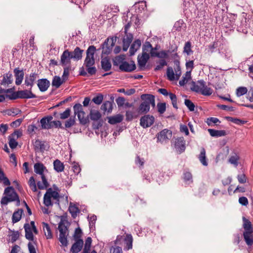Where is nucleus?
Returning a JSON list of instances; mask_svg holds the SVG:
<instances>
[{
	"label": "nucleus",
	"mask_w": 253,
	"mask_h": 253,
	"mask_svg": "<svg viewBox=\"0 0 253 253\" xmlns=\"http://www.w3.org/2000/svg\"><path fill=\"white\" fill-rule=\"evenodd\" d=\"M42 181H39L37 183V185L40 189H47L46 192L43 196V204L46 207L52 206L53 203L51 201V198L55 200V203L59 205V198L60 196L59 193L53 191L51 188H47L49 184L45 177L44 174L41 176Z\"/></svg>",
	"instance_id": "1"
},
{
	"label": "nucleus",
	"mask_w": 253,
	"mask_h": 253,
	"mask_svg": "<svg viewBox=\"0 0 253 253\" xmlns=\"http://www.w3.org/2000/svg\"><path fill=\"white\" fill-rule=\"evenodd\" d=\"M84 50L79 47H76L73 52L66 49L63 51L60 57V64L62 66H70L71 60L78 61L82 59Z\"/></svg>",
	"instance_id": "2"
},
{
	"label": "nucleus",
	"mask_w": 253,
	"mask_h": 253,
	"mask_svg": "<svg viewBox=\"0 0 253 253\" xmlns=\"http://www.w3.org/2000/svg\"><path fill=\"white\" fill-rule=\"evenodd\" d=\"M142 102L139 105L137 111L140 114H146L150 111V105L155 106V96L149 94H143L141 95Z\"/></svg>",
	"instance_id": "3"
},
{
	"label": "nucleus",
	"mask_w": 253,
	"mask_h": 253,
	"mask_svg": "<svg viewBox=\"0 0 253 253\" xmlns=\"http://www.w3.org/2000/svg\"><path fill=\"white\" fill-rule=\"evenodd\" d=\"M96 48L94 45L89 46L86 50V56L84 61V65L86 67V70L90 75H95L96 72L95 67H92L95 64L94 53Z\"/></svg>",
	"instance_id": "4"
},
{
	"label": "nucleus",
	"mask_w": 253,
	"mask_h": 253,
	"mask_svg": "<svg viewBox=\"0 0 253 253\" xmlns=\"http://www.w3.org/2000/svg\"><path fill=\"white\" fill-rule=\"evenodd\" d=\"M5 196L2 197L0 204L2 205H7L8 203L16 202V205L19 206L20 204L19 197L12 186H8L4 191Z\"/></svg>",
	"instance_id": "5"
},
{
	"label": "nucleus",
	"mask_w": 253,
	"mask_h": 253,
	"mask_svg": "<svg viewBox=\"0 0 253 253\" xmlns=\"http://www.w3.org/2000/svg\"><path fill=\"white\" fill-rule=\"evenodd\" d=\"M66 224H69L68 221L62 218L58 226V229L59 231L58 240L62 245L64 247H67L68 244L67 236L69 235V231L68 226L66 225Z\"/></svg>",
	"instance_id": "6"
},
{
	"label": "nucleus",
	"mask_w": 253,
	"mask_h": 253,
	"mask_svg": "<svg viewBox=\"0 0 253 253\" xmlns=\"http://www.w3.org/2000/svg\"><path fill=\"white\" fill-rule=\"evenodd\" d=\"M133 237L130 234H126L125 236L118 235L115 241V244L121 245L124 243V250L128 251L132 248Z\"/></svg>",
	"instance_id": "7"
},
{
	"label": "nucleus",
	"mask_w": 253,
	"mask_h": 253,
	"mask_svg": "<svg viewBox=\"0 0 253 253\" xmlns=\"http://www.w3.org/2000/svg\"><path fill=\"white\" fill-rule=\"evenodd\" d=\"M73 109L74 111V116L77 115L78 119L81 124L85 125L89 122L88 119L84 117L85 113L83 111L82 105L81 104H76L74 106Z\"/></svg>",
	"instance_id": "8"
},
{
	"label": "nucleus",
	"mask_w": 253,
	"mask_h": 253,
	"mask_svg": "<svg viewBox=\"0 0 253 253\" xmlns=\"http://www.w3.org/2000/svg\"><path fill=\"white\" fill-rule=\"evenodd\" d=\"M115 44V41L114 40L113 38H111L110 39L107 38L106 39L104 43L101 45L102 49V54L105 55L109 54L112 52L113 47L114 46Z\"/></svg>",
	"instance_id": "9"
},
{
	"label": "nucleus",
	"mask_w": 253,
	"mask_h": 253,
	"mask_svg": "<svg viewBox=\"0 0 253 253\" xmlns=\"http://www.w3.org/2000/svg\"><path fill=\"white\" fill-rule=\"evenodd\" d=\"M22 134L21 131L18 130H16L8 136V144L11 149H15L17 146L18 142L16 140L21 137Z\"/></svg>",
	"instance_id": "10"
},
{
	"label": "nucleus",
	"mask_w": 253,
	"mask_h": 253,
	"mask_svg": "<svg viewBox=\"0 0 253 253\" xmlns=\"http://www.w3.org/2000/svg\"><path fill=\"white\" fill-rule=\"evenodd\" d=\"M155 118L150 115H145L140 119V125L144 128H148L153 125Z\"/></svg>",
	"instance_id": "11"
},
{
	"label": "nucleus",
	"mask_w": 253,
	"mask_h": 253,
	"mask_svg": "<svg viewBox=\"0 0 253 253\" xmlns=\"http://www.w3.org/2000/svg\"><path fill=\"white\" fill-rule=\"evenodd\" d=\"M38 77L37 73H31L30 75H26L25 78V84L27 86H30L32 89L34 83Z\"/></svg>",
	"instance_id": "12"
},
{
	"label": "nucleus",
	"mask_w": 253,
	"mask_h": 253,
	"mask_svg": "<svg viewBox=\"0 0 253 253\" xmlns=\"http://www.w3.org/2000/svg\"><path fill=\"white\" fill-rule=\"evenodd\" d=\"M150 58L149 53H142L137 57L138 65L140 70H143Z\"/></svg>",
	"instance_id": "13"
},
{
	"label": "nucleus",
	"mask_w": 253,
	"mask_h": 253,
	"mask_svg": "<svg viewBox=\"0 0 253 253\" xmlns=\"http://www.w3.org/2000/svg\"><path fill=\"white\" fill-rule=\"evenodd\" d=\"M136 69V66L133 61H131L130 63L124 61L123 64L120 65V70L121 71L126 72H131Z\"/></svg>",
	"instance_id": "14"
},
{
	"label": "nucleus",
	"mask_w": 253,
	"mask_h": 253,
	"mask_svg": "<svg viewBox=\"0 0 253 253\" xmlns=\"http://www.w3.org/2000/svg\"><path fill=\"white\" fill-rule=\"evenodd\" d=\"M203 81L204 80H201L197 82L192 81L191 83V90L192 91L201 93V94H208V92H205L206 91L201 90L202 85H200V84H202V82H203Z\"/></svg>",
	"instance_id": "15"
},
{
	"label": "nucleus",
	"mask_w": 253,
	"mask_h": 253,
	"mask_svg": "<svg viewBox=\"0 0 253 253\" xmlns=\"http://www.w3.org/2000/svg\"><path fill=\"white\" fill-rule=\"evenodd\" d=\"M13 72L15 77V84L17 85L21 84L24 76L23 70H19V68H16L14 69Z\"/></svg>",
	"instance_id": "16"
},
{
	"label": "nucleus",
	"mask_w": 253,
	"mask_h": 253,
	"mask_svg": "<svg viewBox=\"0 0 253 253\" xmlns=\"http://www.w3.org/2000/svg\"><path fill=\"white\" fill-rule=\"evenodd\" d=\"M175 147L180 153L183 152L185 150V141L183 137L176 139L175 141Z\"/></svg>",
	"instance_id": "17"
},
{
	"label": "nucleus",
	"mask_w": 253,
	"mask_h": 253,
	"mask_svg": "<svg viewBox=\"0 0 253 253\" xmlns=\"http://www.w3.org/2000/svg\"><path fill=\"white\" fill-rule=\"evenodd\" d=\"M31 90L32 89L30 88L29 90L25 89L23 90H18L19 98L31 99L36 98V95L32 93Z\"/></svg>",
	"instance_id": "18"
},
{
	"label": "nucleus",
	"mask_w": 253,
	"mask_h": 253,
	"mask_svg": "<svg viewBox=\"0 0 253 253\" xmlns=\"http://www.w3.org/2000/svg\"><path fill=\"white\" fill-rule=\"evenodd\" d=\"M37 85L41 92H44L49 87L50 82L46 79H41L38 80Z\"/></svg>",
	"instance_id": "19"
},
{
	"label": "nucleus",
	"mask_w": 253,
	"mask_h": 253,
	"mask_svg": "<svg viewBox=\"0 0 253 253\" xmlns=\"http://www.w3.org/2000/svg\"><path fill=\"white\" fill-rule=\"evenodd\" d=\"M75 242L72 245L70 252L72 253H79L83 247L84 241L83 240H75Z\"/></svg>",
	"instance_id": "20"
},
{
	"label": "nucleus",
	"mask_w": 253,
	"mask_h": 253,
	"mask_svg": "<svg viewBox=\"0 0 253 253\" xmlns=\"http://www.w3.org/2000/svg\"><path fill=\"white\" fill-rule=\"evenodd\" d=\"M172 135L171 131L167 129H164L162 130L157 136L158 140L163 142L166 140L169 139Z\"/></svg>",
	"instance_id": "21"
},
{
	"label": "nucleus",
	"mask_w": 253,
	"mask_h": 253,
	"mask_svg": "<svg viewBox=\"0 0 253 253\" xmlns=\"http://www.w3.org/2000/svg\"><path fill=\"white\" fill-rule=\"evenodd\" d=\"M133 36L131 34H126V37L123 40V50L124 51H127L130 44L132 42Z\"/></svg>",
	"instance_id": "22"
},
{
	"label": "nucleus",
	"mask_w": 253,
	"mask_h": 253,
	"mask_svg": "<svg viewBox=\"0 0 253 253\" xmlns=\"http://www.w3.org/2000/svg\"><path fill=\"white\" fill-rule=\"evenodd\" d=\"M34 171L41 176L44 174V171H47L46 167L42 163H37L34 166Z\"/></svg>",
	"instance_id": "23"
},
{
	"label": "nucleus",
	"mask_w": 253,
	"mask_h": 253,
	"mask_svg": "<svg viewBox=\"0 0 253 253\" xmlns=\"http://www.w3.org/2000/svg\"><path fill=\"white\" fill-rule=\"evenodd\" d=\"M236 25L238 31L244 34H247L248 33L247 25L246 24V19L245 18H242L239 23L238 22H237Z\"/></svg>",
	"instance_id": "24"
},
{
	"label": "nucleus",
	"mask_w": 253,
	"mask_h": 253,
	"mask_svg": "<svg viewBox=\"0 0 253 253\" xmlns=\"http://www.w3.org/2000/svg\"><path fill=\"white\" fill-rule=\"evenodd\" d=\"M141 45V42L139 39L135 40L131 45L129 48V54L130 56L133 55L139 49Z\"/></svg>",
	"instance_id": "25"
},
{
	"label": "nucleus",
	"mask_w": 253,
	"mask_h": 253,
	"mask_svg": "<svg viewBox=\"0 0 253 253\" xmlns=\"http://www.w3.org/2000/svg\"><path fill=\"white\" fill-rule=\"evenodd\" d=\"M198 158L204 166H207L208 165V159L206 157V151L204 147L201 148L200 153L198 155Z\"/></svg>",
	"instance_id": "26"
},
{
	"label": "nucleus",
	"mask_w": 253,
	"mask_h": 253,
	"mask_svg": "<svg viewBox=\"0 0 253 253\" xmlns=\"http://www.w3.org/2000/svg\"><path fill=\"white\" fill-rule=\"evenodd\" d=\"M34 150L36 152H43L45 150V142L39 139L34 142Z\"/></svg>",
	"instance_id": "27"
},
{
	"label": "nucleus",
	"mask_w": 253,
	"mask_h": 253,
	"mask_svg": "<svg viewBox=\"0 0 253 253\" xmlns=\"http://www.w3.org/2000/svg\"><path fill=\"white\" fill-rule=\"evenodd\" d=\"M243 236L247 245L252 246L253 245V232H244Z\"/></svg>",
	"instance_id": "28"
},
{
	"label": "nucleus",
	"mask_w": 253,
	"mask_h": 253,
	"mask_svg": "<svg viewBox=\"0 0 253 253\" xmlns=\"http://www.w3.org/2000/svg\"><path fill=\"white\" fill-rule=\"evenodd\" d=\"M102 69L104 71H108L111 69V63L108 57L103 58L101 61Z\"/></svg>",
	"instance_id": "29"
},
{
	"label": "nucleus",
	"mask_w": 253,
	"mask_h": 253,
	"mask_svg": "<svg viewBox=\"0 0 253 253\" xmlns=\"http://www.w3.org/2000/svg\"><path fill=\"white\" fill-rule=\"evenodd\" d=\"M25 231V237L30 241L34 240V235L32 231L31 227L29 223H25L24 225Z\"/></svg>",
	"instance_id": "30"
},
{
	"label": "nucleus",
	"mask_w": 253,
	"mask_h": 253,
	"mask_svg": "<svg viewBox=\"0 0 253 253\" xmlns=\"http://www.w3.org/2000/svg\"><path fill=\"white\" fill-rule=\"evenodd\" d=\"M208 131L210 133V135L212 137H218L226 135V131L224 130H215L214 129L209 128Z\"/></svg>",
	"instance_id": "31"
},
{
	"label": "nucleus",
	"mask_w": 253,
	"mask_h": 253,
	"mask_svg": "<svg viewBox=\"0 0 253 253\" xmlns=\"http://www.w3.org/2000/svg\"><path fill=\"white\" fill-rule=\"evenodd\" d=\"M123 120V116L121 114H117L108 117V123L111 125H115L121 123Z\"/></svg>",
	"instance_id": "32"
},
{
	"label": "nucleus",
	"mask_w": 253,
	"mask_h": 253,
	"mask_svg": "<svg viewBox=\"0 0 253 253\" xmlns=\"http://www.w3.org/2000/svg\"><path fill=\"white\" fill-rule=\"evenodd\" d=\"M12 77V74L9 72L4 74L0 84L3 85H6L11 84L13 81Z\"/></svg>",
	"instance_id": "33"
},
{
	"label": "nucleus",
	"mask_w": 253,
	"mask_h": 253,
	"mask_svg": "<svg viewBox=\"0 0 253 253\" xmlns=\"http://www.w3.org/2000/svg\"><path fill=\"white\" fill-rule=\"evenodd\" d=\"M42 225L46 238L47 239H51L53 237V236L49 224L45 222H42Z\"/></svg>",
	"instance_id": "34"
},
{
	"label": "nucleus",
	"mask_w": 253,
	"mask_h": 253,
	"mask_svg": "<svg viewBox=\"0 0 253 253\" xmlns=\"http://www.w3.org/2000/svg\"><path fill=\"white\" fill-rule=\"evenodd\" d=\"M54 169L57 172H60L64 170V165L59 160L56 159L53 162Z\"/></svg>",
	"instance_id": "35"
},
{
	"label": "nucleus",
	"mask_w": 253,
	"mask_h": 253,
	"mask_svg": "<svg viewBox=\"0 0 253 253\" xmlns=\"http://www.w3.org/2000/svg\"><path fill=\"white\" fill-rule=\"evenodd\" d=\"M23 212V210L22 209H18L17 211L14 212L12 216V222L13 223H16L20 221Z\"/></svg>",
	"instance_id": "36"
},
{
	"label": "nucleus",
	"mask_w": 253,
	"mask_h": 253,
	"mask_svg": "<svg viewBox=\"0 0 253 253\" xmlns=\"http://www.w3.org/2000/svg\"><path fill=\"white\" fill-rule=\"evenodd\" d=\"M243 227L244 232H253V228L251 222L246 217H243Z\"/></svg>",
	"instance_id": "37"
},
{
	"label": "nucleus",
	"mask_w": 253,
	"mask_h": 253,
	"mask_svg": "<svg viewBox=\"0 0 253 253\" xmlns=\"http://www.w3.org/2000/svg\"><path fill=\"white\" fill-rule=\"evenodd\" d=\"M68 211L73 218H75L80 212L79 208L75 205H72V203H70Z\"/></svg>",
	"instance_id": "38"
},
{
	"label": "nucleus",
	"mask_w": 253,
	"mask_h": 253,
	"mask_svg": "<svg viewBox=\"0 0 253 253\" xmlns=\"http://www.w3.org/2000/svg\"><path fill=\"white\" fill-rule=\"evenodd\" d=\"M92 239L90 237H88L85 240V244L83 248L82 253H89L92 244Z\"/></svg>",
	"instance_id": "39"
},
{
	"label": "nucleus",
	"mask_w": 253,
	"mask_h": 253,
	"mask_svg": "<svg viewBox=\"0 0 253 253\" xmlns=\"http://www.w3.org/2000/svg\"><path fill=\"white\" fill-rule=\"evenodd\" d=\"M113 109V105L111 102L106 101L104 102L101 106V109L104 112L110 113L112 112Z\"/></svg>",
	"instance_id": "40"
},
{
	"label": "nucleus",
	"mask_w": 253,
	"mask_h": 253,
	"mask_svg": "<svg viewBox=\"0 0 253 253\" xmlns=\"http://www.w3.org/2000/svg\"><path fill=\"white\" fill-rule=\"evenodd\" d=\"M124 55H119L115 57L113 60V65L115 66H119L123 64L124 63L125 58Z\"/></svg>",
	"instance_id": "41"
},
{
	"label": "nucleus",
	"mask_w": 253,
	"mask_h": 253,
	"mask_svg": "<svg viewBox=\"0 0 253 253\" xmlns=\"http://www.w3.org/2000/svg\"><path fill=\"white\" fill-rule=\"evenodd\" d=\"M90 118L93 121H97L100 120L101 118V114L96 110H91L89 113Z\"/></svg>",
	"instance_id": "42"
},
{
	"label": "nucleus",
	"mask_w": 253,
	"mask_h": 253,
	"mask_svg": "<svg viewBox=\"0 0 253 253\" xmlns=\"http://www.w3.org/2000/svg\"><path fill=\"white\" fill-rule=\"evenodd\" d=\"M0 183H2L5 186H9L10 182L8 178L5 176V174L2 169L0 168Z\"/></svg>",
	"instance_id": "43"
},
{
	"label": "nucleus",
	"mask_w": 253,
	"mask_h": 253,
	"mask_svg": "<svg viewBox=\"0 0 253 253\" xmlns=\"http://www.w3.org/2000/svg\"><path fill=\"white\" fill-rule=\"evenodd\" d=\"M200 85H202V90L206 91L205 92H208V94H202V95L204 96H210L212 93V89H211V87H208L206 84V83L204 81H203V82H202V84H200Z\"/></svg>",
	"instance_id": "44"
},
{
	"label": "nucleus",
	"mask_w": 253,
	"mask_h": 253,
	"mask_svg": "<svg viewBox=\"0 0 253 253\" xmlns=\"http://www.w3.org/2000/svg\"><path fill=\"white\" fill-rule=\"evenodd\" d=\"M240 157L237 153H234L233 155L230 156L229 159V162L233 165L235 167H237L238 165V161Z\"/></svg>",
	"instance_id": "45"
},
{
	"label": "nucleus",
	"mask_w": 253,
	"mask_h": 253,
	"mask_svg": "<svg viewBox=\"0 0 253 253\" xmlns=\"http://www.w3.org/2000/svg\"><path fill=\"white\" fill-rule=\"evenodd\" d=\"M62 83L63 82L61 81L60 77L55 76L53 78L51 84L53 86L57 88L60 87Z\"/></svg>",
	"instance_id": "46"
},
{
	"label": "nucleus",
	"mask_w": 253,
	"mask_h": 253,
	"mask_svg": "<svg viewBox=\"0 0 253 253\" xmlns=\"http://www.w3.org/2000/svg\"><path fill=\"white\" fill-rule=\"evenodd\" d=\"M138 114L131 111H126V120L130 121L134 118H137Z\"/></svg>",
	"instance_id": "47"
},
{
	"label": "nucleus",
	"mask_w": 253,
	"mask_h": 253,
	"mask_svg": "<svg viewBox=\"0 0 253 253\" xmlns=\"http://www.w3.org/2000/svg\"><path fill=\"white\" fill-rule=\"evenodd\" d=\"M185 25V23L183 20L180 19L177 21L174 24L173 26V30L177 31H181L182 28V27Z\"/></svg>",
	"instance_id": "48"
},
{
	"label": "nucleus",
	"mask_w": 253,
	"mask_h": 253,
	"mask_svg": "<svg viewBox=\"0 0 253 253\" xmlns=\"http://www.w3.org/2000/svg\"><path fill=\"white\" fill-rule=\"evenodd\" d=\"M183 52L186 53L188 55H189L193 53V51L191 49V43L188 41L185 42L184 48Z\"/></svg>",
	"instance_id": "49"
},
{
	"label": "nucleus",
	"mask_w": 253,
	"mask_h": 253,
	"mask_svg": "<svg viewBox=\"0 0 253 253\" xmlns=\"http://www.w3.org/2000/svg\"><path fill=\"white\" fill-rule=\"evenodd\" d=\"M191 71H187L186 72L185 76L183 77L182 79L179 81V84L180 86L184 85L188 82V80L190 79Z\"/></svg>",
	"instance_id": "50"
},
{
	"label": "nucleus",
	"mask_w": 253,
	"mask_h": 253,
	"mask_svg": "<svg viewBox=\"0 0 253 253\" xmlns=\"http://www.w3.org/2000/svg\"><path fill=\"white\" fill-rule=\"evenodd\" d=\"M175 75L171 67H168L167 70V76L169 81H173L175 79Z\"/></svg>",
	"instance_id": "51"
},
{
	"label": "nucleus",
	"mask_w": 253,
	"mask_h": 253,
	"mask_svg": "<svg viewBox=\"0 0 253 253\" xmlns=\"http://www.w3.org/2000/svg\"><path fill=\"white\" fill-rule=\"evenodd\" d=\"M152 49H154L151 44L149 42H146L143 44L142 47V53H149V51L151 52Z\"/></svg>",
	"instance_id": "52"
},
{
	"label": "nucleus",
	"mask_w": 253,
	"mask_h": 253,
	"mask_svg": "<svg viewBox=\"0 0 253 253\" xmlns=\"http://www.w3.org/2000/svg\"><path fill=\"white\" fill-rule=\"evenodd\" d=\"M157 63L158 64L154 68L155 71L162 70L165 66H167L168 63L165 59L160 60Z\"/></svg>",
	"instance_id": "53"
},
{
	"label": "nucleus",
	"mask_w": 253,
	"mask_h": 253,
	"mask_svg": "<svg viewBox=\"0 0 253 253\" xmlns=\"http://www.w3.org/2000/svg\"><path fill=\"white\" fill-rule=\"evenodd\" d=\"M83 235V232L81 228L78 227L76 228L73 234V238L75 240H82L81 237Z\"/></svg>",
	"instance_id": "54"
},
{
	"label": "nucleus",
	"mask_w": 253,
	"mask_h": 253,
	"mask_svg": "<svg viewBox=\"0 0 253 253\" xmlns=\"http://www.w3.org/2000/svg\"><path fill=\"white\" fill-rule=\"evenodd\" d=\"M247 92L248 89L246 87L240 86L237 88L236 94L238 97H240L246 94Z\"/></svg>",
	"instance_id": "55"
},
{
	"label": "nucleus",
	"mask_w": 253,
	"mask_h": 253,
	"mask_svg": "<svg viewBox=\"0 0 253 253\" xmlns=\"http://www.w3.org/2000/svg\"><path fill=\"white\" fill-rule=\"evenodd\" d=\"M41 124L43 129H49L53 127V125L48 123L44 117L41 120Z\"/></svg>",
	"instance_id": "56"
},
{
	"label": "nucleus",
	"mask_w": 253,
	"mask_h": 253,
	"mask_svg": "<svg viewBox=\"0 0 253 253\" xmlns=\"http://www.w3.org/2000/svg\"><path fill=\"white\" fill-rule=\"evenodd\" d=\"M75 124V116L70 117L65 122V127L70 128Z\"/></svg>",
	"instance_id": "57"
},
{
	"label": "nucleus",
	"mask_w": 253,
	"mask_h": 253,
	"mask_svg": "<svg viewBox=\"0 0 253 253\" xmlns=\"http://www.w3.org/2000/svg\"><path fill=\"white\" fill-rule=\"evenodd\" d=\"M192 175L191 172L189 171H186L183 174V179L185 182H189L190 183H192L193 182L192 179Z\"/></svg>",
	"instance_id": "58"
},
{
	"label": "nucleus",
	"mask_w": 253,
	"mask_h": 253,
	"mask_svg": "<svg viewBox=\"0 0 253 253\" xmlns=\"http://www.w3.org/2000/svg\"><path fill=\"white\" fill-rule=\"evenodd\" d=\"M29 185L33 192H36L37 191L35 180L33 176H31L29 180Z\"/></svg>",
	"instance_id": "59"
},
{
	"label": "nucleus",
	"mask_w": 253,
	"mask_h": 253,
	"mask_svg": "<svg viewBox=\"0 0 253 253\" xmlns=\"http://www.w3.org/2000/svg\"><path fill=\"white\" fill-rule=\"evenodd\" d=\"M169 96L171 101L172 105L173 108L177 109L178 107L177 104V97L176 95L174 93H170V94H169Z\"/></svg>",
	"instance_id": "60"
},
{
	"label": "nucleus",
	"mask_w": 253,
	"mask_h": 253,
	"mask_svg": "<svg viewBox=\"0 0 253 253\" xmlns=\"http://www.w3.org/2000/svg\"><path fill=\"white\" fill-rule=\"evenodd\" d=\"M184 104L188 108L189 111H193L195 109L194 104L189 99H185Z\"/></svg>",
	"instance_id": "61"
},
{
	"label": "nucleus",
	"mask_w": 253,
	"mask_h": 253,
	"mask_svg": "<svg viewBox=\"0 0 253 253\" xmlns=\"http://www.w3.org/2000/svg\"><path fill=\"white\" fill-rule=\"evenodd\" d=\"M103 96L101 94H98L92 99V101L97 105H100L102 102Z\"/></svg>",
	"instance_id": "62"
},
{
	"label": "nucleus",
	"mask_w": 253,
	"mask_h": 253,
	"mask_svg": "<svg viewBox=\"0 0 253 253\" xmlns=\"http://www.w3.org/2000/svg\"><path fill=\"white\" fill-rule=\"evenodd\" d=\"M158 111L160 114H163L166 110V103H158L157 104Z\"/></svg>",
	"instance_id": "63"
},
{
	"label": "nucleus",
	"mask_w": 253,
	"mask_h": 253,
	"mask_svg": "<svg viewBox=\"0 0 253 253\" xmlns=\"http://www.w3.org/2000/svg\"><path fill=\"white\" fill-rule=\"evenodd\" d=\"M170 53L169 50H162L159 52L158 54H157V57L159 58H167L168 57V54Z\"/></svg>",
	"instance_id": "64"
}]
</instances>
